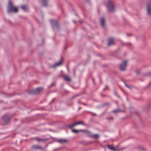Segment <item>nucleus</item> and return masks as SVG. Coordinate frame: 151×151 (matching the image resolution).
<instances>
[{"label": "nucleus", "instance_id": "1", "mask_svg": "<svg viewBox=\"0 0 151 151\" xmlns=\"http://www.w3.org/2000/svg\"><path fill=\"white\" fill-rule=\"evenodd\" d=\"M18 11L17 8V7H14L12 2L11 1H9L7 12L8 13H10L12 11H14L15 12H17Z\"/></svg>", "mask_w": 151, "mask_h": 151}, {"label": "nucleus", "instance_id": "2", "mask_svg": "<svg viewBox=\"0 0 151 151\" xmlns=\"http://www.w3.org/2000/svg\"><path fill=\"white\" fill-rule=\"evenodd\" d=\"M43 89L42 87H39L36 88L35 90H32L29 92L30 94H36L39 93Z\"/></svg>", "mask_w": 151, "mask_h": 151}, {"label": "nucleus", "instance_id": "3", "mask_svg": "<svg viewBox=\"0 0 151 151\" xmlns=\"http://www.w3.org/2000/svg\"><path fill=\"white\" fill-rule=\"evenodd\" d=\"M127 62V60H125L120 65L119 67L121 70L123 71L125 70Z\"/></svg>", "mask_w": 151, "mask_h": 151}, {"label": "nucleus", "instance_id": "4", "mask_svg": "<svg viewBox=\"0 0 151 151\" xmlns=\"http://www.w3.org/2000/svg\"><path fill=\"white\" fill-rule=\"evenodd\" d=\"M107 7L108 10L113 12L114 10V7L113 5H111L110 1H109L108 2Z\"/></svg>", "mask_w": 151, "mask_h": 151}, {"label": "nucleus", "instance_id": "5", "mask_svg": "<svg viewBox=\"0 0 151 151\" xmlns=\"http://www.w3.org/2000/svg\"><path fill=\"white\" fill-rule=\"evenodd\" d=\"M50 22L53 29L55 27L58 28V24L57 21L51 19L50 20Z\"/></svg>", "mask_w": 151, "mask_h": 151}, {"label": "nucleus", "instance_id": "6", "mask_svg": "<svg viewBox=\"0 0 151 151\" xmlns=\"http://www.w3.org/2000/svg\"><path fill=\"white\" fill-rule=\"evenodd\" d=\"M147 12L149 15L151 14V3H148L147 4Z\"/></svg>", "mask_w": 151, "mask_h": 151}, {"label": "nucleus", "instance_id": "7", "mask_svg": "<svg viewBox=\"0 0 151 151\" xmlns=\"http://www.w3.org/2000/svg\"><path fill=\"white\" fill-rule=\"evenodd\" d=\"M114 40L113 38H110L108 41L107 45L109 46L114 45Z\"/></svg>", "mask_w": 151, "mask_h": 151}, {"label": "nucleus", "instance_id": "8", "mask_svg": "<svg viewBox=\"0 0 151 151\" xmlns=\"http://www.w3.org/2000/svg\"><path fill=\"white\" fill-rule=\"evenodd\" d=\"M57 141L60 143L63 144L64 143H66L68 142L67 139H58L57 140Z\"/></svg>", "mask_w": 151, "mask_h": 151}, {"label": "nucleus", "instance_id": "9", "mask_svg": "<svg viewBox=\"0 0 151 151\" xmlns=\"http://www.w3.org/2000/svg\"><path fill=\"white\" fill-rule=\"evenodd\" d=\"M9 117L7 116L6 115L4 116L3 118V122L6 123L8 122L9 120Z\"/></svg>", "mask_w": 151, "mask_h": 151}, {"label": "nucleus", "instance_id": "10", "mask_svg": "<svg viewBox=\"0 0 151 151\" xmlns=\"http://www.w3.org/2000/svg\"><path fill=\"white\" fill-rule=\"evenodd\" d=\"M32 148L35 150H43V148L42 147L37 145H33Z\"/></svg>", "mask_w": 151, "mask_h": 151}, {"label": "nucleus", "instance_id": "11", "mask_svg": "<svg viewBox=\"0 0 151 151\" xmlns=\"http://www.w3.org/2000/svg\"><path fill=\"white\" fill-rule=\"evenodd\" d=\"M62 61L60 60L58 62L55 63L54 64L52 65L51 66L52 68H55L56 67L60 65L62 63Z\"/></svg>", "mask_w": 151, "mask_h": 151}, {"label": "nucleus", "instance_id": "12", "mask_svg": "<svg viewBox=\"0 0 151 151\" xmlns=\"http://www.w3.org/2000/svg\"><path fill=\"white\" fill-rule=\"evenodd\" d=\"M100 23L102 27L104 28L105 26V21L104 17H102L100 20Z\"/></svg>", "mask_w": 151, "mask_h": 151}, {"label": "nucleus", "instance_id": "13", "mask_svg": "<svg viewBox=\"0 0 151 151\" xmlns=\"http://www.w3.org/2000/svg\"><path fill=\"white\" fill-rule=\"evenodd\" d=\"M108 148L110 150L114 151H120V150H116L112 146H111L109 145H107Z\"/></svg>", "mask_w": 151, "mask_h": 151}, {"label": "nucleus", "instance_id": "14", "mask_svg": "<svg viewBox=\"0 0 151 151\" xmlns=\"http://www.w3.org/2000/svg\"><path fill=\"white\" fill-rule=\"evenodd\" d=\"M89 137H93L95 139H97L99 137V135L98 134H91L89 135Z\"/></svg>", "mask_w": 151, "mask_h": 151}, {"label": "nucleus", "instance_id": "15", "mask_svg": "<svg viewBox=\"0 0 151 151\" xmlns=\"http://www.w3.org/2000/svg\"><path fill=\"white\" fill-rule=\"evenodd\" d=\"M47 140V139H42L39 137H37L36 138V140L38 142L45 141Z\"/></svg>", "mask_w": 151, "mask_h": 151}, {"label": "nucleus", "instance_id": "16", "mask_svg": "<svg viewBox=\"0 0 151 151\" xmlns=\"http://www.w3.org/2000/svg\"><path fill=\"white\" fill-rule=\"evenodd\" d=\"M22 9L24 11H26L28 9V7L27 5H23L21 6Z\"/></svg>", "mask_w": 151, "mask_h": 151}, {"label": "nucleus", "instance_id": "17", "mask_svg": "<svg viewBox=\"0 0 151 151\" xmlns=\"http://www.w3.org/2000/svg\"><path fill=\"white\" fill-rule=\"evenodd\" d=\"M76 125L79 124H82L83 125H86L82 121H80L75 123Z\"/></svg>", "mask_w": 151, "mask_h": 151}, {"label": "nucleus", "instance_id": "18", "mask_svg": "<svg viewBox=\"0 0 151 151\" xmlns=\"http://www.w3.org/2000/svg\"><path fill=\"white\" fill-rule=\"evenodd\" d=\"M43 3V6H47V0H42Z\"/></svg>", "mask_w": 151, "mask_h": 151}, {"label": "nucleus", "instance_id": "19", "mask_svg": "<svg viewBox=\"0 0 151 151\" xmlns=\"http://www.w3.org/2000/svg\"><path fill=\"white\" fill-rule=\"evenodd\" d=\"M64 78L65 80L67 81H71V79L68 77L67 76H64Z\"/></svg>", "mask_w": 151, "mask_h": 151}, {"label": "nucleus", "instance_id": "20", "mask_svg": "<svg viewBox=\"0 0 151 151\" xmlns=\"http://www.w3.org/2000/svg\"><path fill=\"white\" fill-rule=\"evenodd\" d=\"M79 131H83V130H82V129H81L80 130H76V129H72V132H74V133H78Z\"/></svg>", "mask_w": 151, "mask_h": 151}, {"label": "nucleus", "instance_id": "21", "mask_svg": "<svg viewBox=\"0 0 151 151\" xmlns=\"http://www.w3.org/2000/svg\"><path fill=\"white\" fill-rule=\"evenodd\" d=\"M76 123L73 124L68 125V127L70 128H72L75 126H76Z\"/></svg>", "mask_w": 151, "mask_h": 151}, {"label": "nucleus", "instance_id": "22", "mask_svg": "<svg viewBox=\"0 0 151 151\" xmlns=\"http://www.w3.org/2000/svg\"><path fill=\"white\" fill-rule=\"evenodd\" d=\"M124 84L126 87L129 89H131L132 87V86L131 85H128L126 83H124Z\"/></svg>", "mask_w": 151, "mask_h": 151}, {"label": "nucleus", "instance_id": "23", "mask_svg": "<svg viewBox=\"0 0 151 151\" xmlns=\"http://www.w3.org/2000/svg\"><path fill=\"white\" fill-rule=\"evenodd\" d=\"M121 111L120 110V109H117L114 110L113 111H112L113 112H114V113H116V112H120Z\"/></svg>", "mask_w": 151, "mask_h": 151}, {"label": "nucleus", "instance_id": "24", "mask_svg": "<svg viewBox=\"0 0 151 151\" xmlns=\"http://www.w3.org/2000/svg\"><path fill=\"white\" fill-rule=\"evenodd\" d=\"M84 131L85 133H86L91 135V132L90 131H88L87 130H84Z\"/></svg>", "mask_w": 151, "mask_h": 151}, {"label": "nucleus", "instance_id": "25", "mask_svg": "<svg viewBox=\"0 0 151 151\" xmlns=\"http://www.w3.org/2000/svg\"><path fill=\"white\" fill-rule=\"evenodd\" d=\"M115 95H116L117 97H119V96L118 95V94H117V93L116 92L115 93Z\"/></svg>", "mask_w": 151, "mask_h": 151}, {"label": "nucleus", "instance_id": "26", "mask_svg": "<svg viewBox=\"0 0 151 151\" xmlns=\"http://www.w3.org/2000/svg\"><path fill=\"white\" fill-rule=\"evenodd\" d=\"M81 104H83V105H85V106H86V105H87V104H84V103H82Z\"/></svg>", "mask_w": 151, "mask_h": 151}, {"label": "nucleus", "instance_id": "27", "mask_svg": "<svg viewBox=\"0 0 151 151\" xmlns=\"http://www.w3.org/2000/svg\"><path fill=\"white\" fill-rule=\"evenodd\" d=\"M151 85V82L149 83V85Z\"/></svg>", "mask_w": 151, "mask_h": 151}, {"label": "nucleus", "instance_id": "28", "mask_svg": "<svg viewBox=\"0 0 151 151\" xmlns=\"http://www.w3.org/2000/svg\"><path fill=\"white\" fill-rule=\"evenodd\" d=\"M81 109V107H79L78 108L79 110Z\"/></svg>", "mask_w": 151, "mask_h": 151}, {"label": "nucleus", "instance_id": "29", "mask_svg": "<svg viewBox=\"0 0 151 151\" xmlns=\"http://www.w3.org/2000/svg\"><path fill=\"white\" fill-rule=\"evenodd\" d=\"M54 99H53L52 100V102H53L54 101Z\"/></svg>", "mask_w": 151, "mask_h": 151}, {"label": "nucleus", "instance_id": "30", "mask_svg": "<svg viewBox=\"0 0 151 151\" xmlns=\"http://www.w3.org/2000/svg\"><path fill=\"white\" fill-rule=\"evenodd\" d=\"M73 21L74 23H76V22L75 21Z\"/></svg>", "mask_w": 151, "mask_h": 151}, {"label": "nucleus", "instance_id": "31", "mask_svg": "<svg viewBox=\"0 0 151 151\" xmlns=\"http://www.w3.org/2000/svg\"><path fill=\"white\" fill-rule=\"evenodd\" d=\"M86 1H88V0H84Z\"/></svg>", "mask_w": 151, "mask_h": 151}, {"label": "nucleus", "instance_id": "32", "mask_svg": "<svg viewBox=\"0 0 151 151\" xmlns=\"http://www.w3.org/2000/svg\"><path fill=\"white\" fill-rule=\"evenodd\" d=\"M93 115L94 116H96V114H93Z\"/></svg>", "mask_w": 151, "mask_h": 151}, {"label": "nucleus", "instance_id": "33", "mask_svg": "<svg viewBox=\"0 0 151 151\" xmlns=\"http://www.w3.org/2000/svg\"><path fill=\"white\" fill-rule=\"evenodd\" d=\"M108 87L107 86H106V88H107Z\"/></svg>", "mask_w": 151, "mask_h": 151}, {"label": "nucleus", "instance_id": "34", "mask_svg": "<svg viewBox=\"0 0 151 151\" xmlns=\"http://www.w3.org/2000/svg\"><path fill=\"white\" fill-rule=\"evenodd\" d=\"M105 88H104V89H103V91L105 90Z\"/></svg>", "mask_w": 151, "mask_h": 151}, {"label": "nucleus", "instance_id": "35", "mask_svg": "<svg viewBox=\"0 0 151 151\" xmlns=\"http://www.w3.org/2000/svg\"><path fill=\"white\" fill-rule=\"evenodd\" d=\"M78 102L79 103H80V102L79 101H78Z\"/></svg>", "mask_w": 151, "mask_h": 151}, {"label": "nucleus", "instance_id": "36", "mask_svg": "<svg viewBox=\"0 0 151 151\" xmlns=\"http://www.w3.org/2000/svg\"><path fill=\"white\" fill-rule=\"evenodd\" d=\"M93 82H94V80L93 79Z\"/></svg>", "mask_w": 151, "mask_h": 151}, {"label": "nucleus", "instance_id": "37", "mask_svg": "<svg viewBox=\"0 0 151 151\" xmlns=\"http://www.w3.org/2000/svg\"><path fill=\"white\" fill-rule=\"evenodd\" d=\"M129 35H127V36H129Z\"/></svg>", "mask_w": 151, "mask_h": 151}, {"label": "nucleus", "instance_id": "38", "mask_svg": "<svg viewBox=\"0 0 151 151\" xmlns=\"http://www.w3.org/2000/svg\"><path fill=\"white\" fill-rule=\"evenodd\" d=\"M150 75H151V72H150Z\"/></svg>", "mask_w": 151, "mask_h": 151}, {"label": "nucleus", "instance_id": "39", "mask_svg": "<svg viewBox=\"0 0 151 151\" xmlns=\"http://www.w3.org/2000/svg\"><path fill=\"white\" fill-rule=\"evenodd\" d=\"M111 119H113L112 118Z\"/></svg>", "mask_w": 151, "mask_h": 151}]
</instances>
